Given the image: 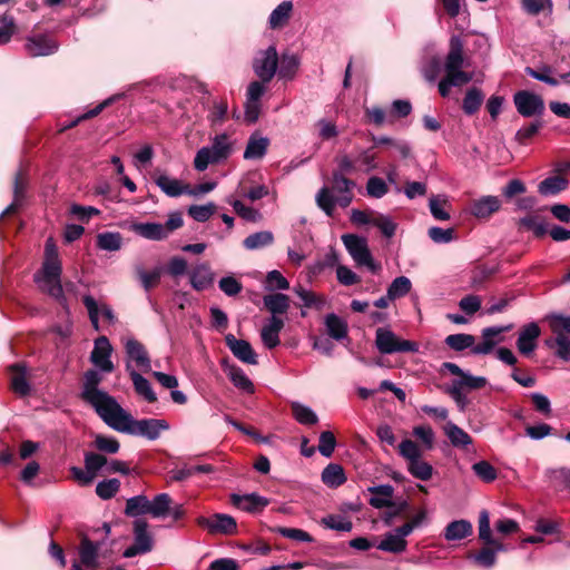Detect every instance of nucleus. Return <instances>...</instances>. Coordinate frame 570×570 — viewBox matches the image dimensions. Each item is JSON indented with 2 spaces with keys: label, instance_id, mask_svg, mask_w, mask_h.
<instances>
[{
  "label": "nucleus",
  "instance_id": "obj_1",
  "mask_svg": "<svg viewBox=\"0 0 570 570\" xmlns=\"http://www.w3.org/2000/svg\"><path fill=\"white\" fill-rule=\"evenodd\" d=\"M105 423L115 431L144 436L151 441L157 440L163 431L169 429V424L166 420H135L121 405L114 411Z\"/></svg>",
  "mask_w": 570,
  "mask_h": 570
},
{
  "label": "nucleus",
  "instance_id": "obj_2",
  "mask_svg": "<svg viewBox=\"0 0 570 570\" xmlns=\"http://www.w3.org/2000/svg\"><path fill=\"white\" fill-rule=\"evenodd\" d=\"M468 65V58L463 51L461 38H451L450 49L444 59L445 76L439 82V92L448 97L452 87H461L473 79V73L463 70Z\"/></svg>",
  "mask_w": 570,
  "mask_h": 570
},
{
  "label": "nucleus",
  "instance_id": "obj_3",
  "mask_svg": "<svg viewBox=\"0 0 570 570\" xmlns=\"http://www.w3.org/2000/svg\"><path fill=\"white\" fill-rule=\"evenodd\" d=\"M62 266L59 259L58 248L52 238L47 239L45 245V259L42 267L33 278L39 288L56 299L63 297L61 285Z\"/></svg>",
  "mask_w": 570,
  "mask_h": 570
},
{
  "label": "nucleus",
  "instance_id": "obj_4",
  "mask_svg": "<svg viewBox=\"0 0 570 570\" xmlns=\"http://www.w3.org/2000/svg\"><path fill=\"white\" fill-rule=\"evenodd\" d=\"M101 381L102 376L98 371L88 370L83 375L81 399L106 422L120 404L114 396L99 389Z\"/></svg>",
  "mask_w": 570,
  "mask_h": 570
},
{
  "label": "nucleus",
  "instance_id": "obj_5",
  "mask_svg": "<svg viewBox=\"0 0 570 570\" xmlns=\"http://www.w3.org/2000/svg\"><path fill=\"white\" fill-rule=\"evenodd\" d=\"M552 336L546 340V345L556 348V354L563 361H570V315L549 314L546 316Z\"/></svg>",
  "mask_w": 570,
  "mask_h": 570
},
{
  "label": "nucleus",
  "instance_id": "obj_6",
  "mask_svg": "<svg viewBox=\"0 0 570 570\" xmlns=\"http://www.w3.org/2000/svg\"><path fill=\"white\" fill-rule=\"evenodd\" d=\"M342 242L356 266H365L374 274L381 271V264L373 259L366 238L345 234L342 236Z\"/></svg>",
  "mask_w": 570,
  "mask_h": 570
},
{
  "label": "nucleus",
  "instance_id": "obj_7",
  "mask_svg": "<svg viewBox=\"0 0 570 570\" xmlns=\"http://www.w3.org/2000/svg\"><path fill=\"white\" fill-rule=\"evenodd\" d=\"M375 345L382 354L416 353L419 344L399 338L391 330L379 327L375 333Z\"/></svg>",
  "mask_w": 570,
  "mask_h": 570
},
{
  "label": "nucleus",
  "instance_id": "obj_8",
  "mask_svg": "<svg viewBox=\"0 0 570 570\" xmlns=\"http://www.w3.org/2000/svg\"><path fill=\"white\" fill-rule=\"evenodd\" d=\"M277 67L278 55L274 46H269L266 50L259 51L253 63L256 76L263 82H269L274 78L277 72Z\"/></svg>",
  "mask_w": 570,
  "mask_h": 570
},
{
  "label": "nucleus",
  "instance_id": "obj_9",
  "mask_svg": "<svg viewBox=\"0 0 570 570\" xmlns=\"http://www.w3.org/2000/svg\"><path fill=\"white\" fill-rule=\"evenodd\" d=\"M154 541L151 534L148 532V523L145 520L137 519L134 522V543L128 547L122 556L125 558H132L138 554H144L153 549Z\"/></svg>",
  "mask_w": 570,
  "mask_h": 570
},
{
  "label": "nucleus",
  "instance_id": "obj_10",
  "mask_svg": "<svg viewBox=\"0 0 570 570\" xmlns=\"http://www.w3.org/2000/svg\"><path fill=\"white\" fill-rule=\"evenodd\" d=\"M513 102L518 112L523 117L541 116L546 108L541 96L528 90L515 92Z\"/></svg>",
  "mask_w": 570,
  "mask_h": 570
},
{
  "label": "nucleus",
  "instance_id": "obj_11",
  "mask_svg": "<svg viewBox=\"0 0 570 570\" xmlns=\"http://www.w3.org/2000/svg\"><path fill=\"white\" fill-rule=\"evenodd\" d=\"M411 534L410 525H401L384 534L377 549L390 553H402L407 548L406 537Z\"/></svg>",
  "mask_w": 570,
  "mask_h": 570
},
{
  "label": "nucleus",
  "instance_id": "obj_12",
  "mask_svg": "<svg viewBox=\"0 0 570 570\" xmlns=\"http://www.w3.org/2000/svg\"><path fill=\"white\" fill-rule=\"evenodd\" d=\"M317 206L330 217L333 216L335 206L340 205L343 208L350 206L353 200V194L351 191L342 193L337 198L332 194V190L324 186L322 187L315 197Z\"/></svg>",
  "mask_w": 570,
  "mask_h": 570
},
{
  "label": "nucleus",
  "instance_id": "obj_13",
  "mask_svg": "<svg viewBox=\"0 0 570 570\" xmlns=\"http://www.w3.org/2000/svg\"><path fill=\"white\" fill-rule=\"evenodd\" d=\"M198 524L210 533L234 534L237 531L236 520L224 513H215L210 518L200 517Z\"/></svg>",
  "mask_w": 570,
  "mask_h": 570
},
{
  "label": "nucleus",
  "instance_id": "obj_14",
  "mask_svg": "<svg viewBox=\"0 0 570 570\" xmlns=\"http://www.w3.org/2000/svg\"><path fill=\"white\" fill-rule=\"evenodd\" d=\"M112 346L106 336H99L95 341L94 350L90 354L91 363L105 373H111L114 371V364L110 360Z\"/></svg>",
  "mask_w": 570,
  "mask_h": 570
},
{
  "label": "nucleus",
  "instance_id": "obj_15",
  "mask_svg": "<svg viewBox=\"0 0 570 570\" xmlns=\"http://www.w3.org/2000/svg\"><path fill=\"white\" fill-rule=\"evenodd\" d=\"M512 325L507 326H491L482 330V342L473 344L472 353L475 355H487L491 353L497 344L502 341L500 335L509 332Z\"/></svg>",
  "mask_w": 570,
  "mask_h": 570
},
{
  "label": "nucleus",
  "instance_id": "obj_16",
  "mask_svg": "<svg viewBox=\"0 0 570 570\" xmlns=\"http://www.w3.org/2000/svg\"><path fill=\"white\" fill-rule=\"evenodd\" d=\"M541 334L540 326L535 322L525 324L518 336L517 347L523 355L531 354L537 347V340Z\"/></svg>",
  "mask_w": 570,
  "mask_h": 570
},
{
  "label": "nucleus",
  "instance_id": "obj_17",
  "mask_svg": "<svg viewBox=\"0 0 570 570\" xmlns=\"http://www.w3.org/2000/svg\"><path fill=\"white\" fill-rule=\"evenodd\" d=\"M230 502L234 507L250 513L262 511L269 504V500L267 498L257 493H248L243 495L233 493L230 495Z\"/></svg>",
  "mask_w": 570,
  "mask_h": 570
},
{
  "label": "nucleus",
  "instance_id": "obj_18",
  "mask_svg": "<svg viewBox=\"0 0 570 570\" xmlns=\"http://www.w3.org/2000/svg\"><path fill=\"white\" fill-rule=\"evenodd\" d=\"M225 342L234 356L239 361L247 364L257 363L256 353L247 341L237 340L233 334H227L225 336Z\"/></svg>",
  "mask_w": 570,
  "mask_h": 570
},
{
  "label": "nucleus",
  "instance_id": "obj_19",
  "mask_svg": "<svg viewBox=\"0 0 570 570\" xmlns=\"http://www.w3.org/2000/svg\"><path fill=\"white\" fill-rule=\"evenodd\" d=\"M479 539L484 542L487 546H490L491 549L498 552L508 551V546L493 538L491 527H490V515L487 510H482L479 517Z\"/></svg>",
  "mask_w": 570,
  "mask_h": 570
},
{
  "label": "nucleus",
  "instance_id": "obj_20",
  "mask_svg": "<svg viewBox=\"0 0 570 570\" xmlns=\"http://www.w3.org/2000/svg\"><path fill=\"white\" fill-rule=\"evenodd\" d=\"M127 356L136 363L144 372L151 370V362L145 346L135 338H129L125 343Z\"/></svg>",
  "mask_w": 570,
  "mask_h": 570
},
{
  "label": "nucleus",
  "instance_id": "obj_21",
  "mask_svg": "<svg viewBox=\"0 0 570 570\" xmlns=\"http://www.w3.org/2000/svg\"><path fill=\"white\" fill-rule=\"evenodd\" d=\"M23 47L31 57L51 55L58 49L56 38H24Z\"/></svg>",
  "mask_w": 570,
  "mask_h": 570
},
{
  "label": "nucleus",
  "instance_id": "obj_22",
  "mask_svg": "<svg viewBox=\"0 0 570 570\" xmlns=\"http://www.w3.org/2000/svg\"><path fill=\"white\" fill-rule=\"evenodd\" d=\"M501 208V200L497 196H483L471 204V214L476 218H489Z\"/></svg>",
  "mask_w": 570,
  "mask_h": 570
},
{
  "label": "nucleus",
  "instance_id": "obj_23",
  "mask_svg": "<svg viewBox=\"0 0 570 570\" xmlns=\"http://www.w3.org/2000/svg\"><path fill=\"white\" fill-rule=\"evenodd\" d=\"M284 327V321L279 317H271L261 331V338L265 347L272 350L279 345V333Z\"/></svg>",
  "mask_w": 570,
  "mask_h": 570
},
{
  "label": "nucleus",
  "instance_id": "obj_24",
  "mask_svg": "<svg viewBox=\"0 0 570 570\" xmlns=\"http://www.w3.org/2000/svg\"><path fill=\"white\" fill-rule=\"evenodd\" d=\"M126 370L130 375L136 393L149 403L156 402L157 396L149 381L134 370L129 363H127Z\"/></svg>",
  "mask_w": 570,
  "mask_h": 570
},
{
  "label": "nucleus",
  "instance_id": "obj_25",
  "mask_svg": "<svg viewBox=\"0 0 570 570\" xmlns=\"http://www.w3.org/2000/svg\"><path fill=\"white\" fill-rule=\"evenodd\" d=\"M98 557H99V544L92 542L88 538H82L79 546V561L80 566H83L88 569H94L98 567Z\"/></svg>",
  "mask_w": 570,
  "mask_h": 570
},
{
  "label": "nucleus",
  "instance_id": "obj_26",
  "mask_svg": "<svg viewBox=\"0 0 570 570\" xmlns=\"http://www.w3.org/2000/svg\"><path fill=\"white\" fill-rule=\"evenodd\" d=\"M324 325L328 336L335 341L347 338L348 325L345 320L334 313L327 314L324 320Z\"/></svg>",
  "mask_w": 570,
  "mask_h": 570
},
{
  "label": "nucleus",
  "instance_id": "obj_27",
  "mask_svg": "<svg viewBox=\"0 0 570 570\" xmlns=\"http://www.w3.org/2000/svg\"><path fill=\"white\" fill-rule=\"evenodd\" d=\"M268 146V138L253 134L247 141L243 156L247 160L261 159L266 155Z\"/></svg>",
  "mask_w": 570,
  "mask_h": 570
},
{
  "label": "nucleus",
  "instance_id": "obj_28",
  "mask_svg": "<svg viewBox=\"0 0 570 570\" xmlns=\"http://www.w3.org/2000/svg\"><path fill=\"white\" fill-rule=\"evenodd\" d=\"M368 491L374 494L370 499V504L375 509H382L386 507H394L395 502L392 501L394 489L390 484H381L368 488Z\"/></svg>",
  "mask_w": 570,
  "mask_h": 570
},
{
  "label": "nucleus",
  "instance_id": "obj_29",
  "mask_svg": "<svg viewBox=\"0 0 570 570\" xmlns=\"http://www.w3.org/2000/svg\"><path fill=\"white\" fill-rule=\"evenodd\" d=\"M473 532L472 523L461 519L450 522L444 529V538L448 541H458L470 537Z\"/></svg>",
  "mask_w": 570,
  "mask_h": 570
},
{
  "label": "nucleus",
  "instance_id": "obj_30",
  "mask_svg": "<svg viewBox=\"0 0 570 570\" xmlns=\"http://www.w3.org/2000/svg\"><path fill=\"white\" fill-rule=\"evenodd\" d=\"M265 308L272 317L285 314L289 308V297L282 293L268 294L263 297Z\"/></svg>",
  "mask_w": 570,
  "mask_h": 570
},
{
  "label": "nucleus",
  "instance_id": "obj_31",
  "mask_svg": "<svg viewBox=\"0 0 570 570\" xmlns=\"http://www.w3.org/2000/svg\"><path fill=\"white\" fill-rule=\"evenodd\" d=\"M214 282V274L210 267L203 263L194 267L190 273V284L196 291H204Z\"/></svg>",
  "mask_w": 570,
  "mask_h": 570
},
{
  "label": "nucleus",
  "instance_id": "obj_32",
  "mask_svg": "<svg viewBox=\"0 0 570 570\" xmlns=\"http://www.w3.org/2000/svg\"><path fill=\"white\" fill-rule=\"evenodd\" d=\"M444 434L454 448L463 449L472 444V438L459 425L449 421L443 426Z\"/></svg>",
  "mask_w": 570,
  "mask_h": 570
},
{
  "label": "nucleus",
  "instance_id": "obj_33",
  "mask_svg": "<svg viewBox=\"0 0 570 570\" xmlns=\"http://www.w3.org/2000/svg\"><path fill=\"white\" fill-rule=\"evenodd\" d=\"M155 183L169 197H178L189 191L187 185H183L178 179L167 175H158L155 178Z\"/></svg>",
  "mask_w": 570,
  "mask_h": 570
},
{
  "label": "nucleus",
  "instance_id": "obj_34",
  "mask_svg": "<svg viewBox=\"0 0 570 570\" xmlns=\"http://www.w3.org/2000/svg\"><path fill=\"white\" fill-rule=\"evenodd\" d=\"M218 163L227 159L233 150L232 142L227 134L216 135L212 139V145L207 146Z\"/></svg>",
  "mask_w": 570,
  "mask_h": 570
},
{
  "label": "nucleus",
  "instance_id": "obj_35",
  "mask_svg": "<svg viewBox=\"0 0 570 570\" xmlns=\"http://www.w3.org/2000/svg\"><path fill=\"white\" fill-rule=\"evenodd\" d=\"M12 372L11 389L20 396H24L30 392V385L26 377V366L17 363L10 366Z\"/></svg>",
  "mask_w": 570,
  "mask_h": 570
},
{
  "label": "nucleus",
  "instance_id": "obj_36",
  "mask_svg": "<svg viewBox=\"0 0 570 570\" xmlns=\"http://www.w3.org/2000/svg\"><path fill=\"white\" fill-rule=\"evenodd\" d=\"M165 228L166 227L160 223H139L135 224L132 227L136 234L151 240H161L167 238Z\"/></svg>",
  "mask_w": 570,
  "mask_h": 570
},
{
  "label": "nucleus",
  "instance_id": "obj_37",
  "mask_svg": "<svg viewBox=\"0 0 570 570\" xmlns=\"http://www.w3.org/2000/svg\"><path fill=\"white\" fill-rule=\"evenodd\" d=\"M292 10L293 3L291 1H284L281 4H278L269 16V27L273 30H277L284 27L291 18Z\"/></svg>",
  "mask_w": 570,
  "mask_h": 570
},
{
  "label": "nucleus",
  "instance_id": "obj_38",
  "mask_svg": "<svg viewBox=\"0 0 570 570\" xmlns=\"http://www.w3.org/2000/svg\"><path fill=\"white\" fill-rule=\"evenodd\" d=\"M322 481L330 488H338L346 482L344 469L336 463H330L322 472Z\"/></svg>",
  "mask_w": 570,
  "mask_h": 570
},
{
  "label": "nucleus",
  "instance_id": "obj_39",
  "mask_svg": "<svg viewBox=\"0 0 570 570\" xmlns=\"http://www.w3.org/2000/svg\"><path fill=\"white\" fill-rule=\"evenodd\" d=\"M274 242V235L269 230H261L248 235L244 240L243 245L248 250H257L272 245Z\"/></svg>",
  "mask_w": 570,
  "mask_h": 570
},
{
  "label": "nucleus",
  "instance_id": "obj_40",
  "mask_svg": "<svg viewBox=\"0 0 570 570\" xmlns=\"http://www.w3.org/2000/svg\"><path fill=\"white\" fill-rule=\"evenodd\" d=\"M26 179L21 171H19L14 177L13 184V202L1 213L0 218L6 215L12 214L17 210V208L21 205L24 189H26Z\"/></svg>",
  "mask_w": 570,
  "mask_h": 570
},
{
  "label": "nucleus",
  "instance_id": "obj_41",
  "mask_svg": "<svg viewBox=\"0 0 570 570\" xmlns=\"http://www.w3.org/2000/svg\"><path fill=\"white\" fill-rule=\"evenodd\" d=\"M122 97H124V94H116V95L107 98L106 100H104L102 102L97 105L95 108H92L89 111L78 116L71 122L65 125L61 130H66V129L72 128V127L77 126L79 122H81L82 120H86V119H89V118L98 116L105 108L110 106L112 102L121 99Z\"/></svg>",
  "mask_w": 570,
  "mask_h": 570
},
{
  "label": "nucleus",
  "instance_id": "obj_42",
  "mask_svg": "<svg viewBox=\"0 0 570 570\" xmlns=\"http://www.w3.org/2000/svg\"><path fill=\"white\" fill-rule=\"evenodd\" d=\"M568 186V180L561 176H552L543 179L539 186L538 191L543 196L557 195L564 190Z\"/></svg>",
  "mask_w": 570,
  "mask_h": 570
},
{
  "label": "nucleus",
  "instance_id": "obj_43",
  "mask_svg": "<svg viewBox=\"0 0 570 570\" xmlns=\"http://www.w3.org/2000/svg\"><path fill=\"white\" fill-rule=\"evenodd\" d=\"M173 500L169 494H157L153 501H149V514L154 518H164L168 515Z\"/></svg>",
  "mask_w": 570,
  "mask_h": 570
},
{
  "label": "nucleus",
  "instance_id": "obj_44",
  "mask_svg": "<svg viewBox=\"0 0 570 570\" xmlns=\"http://www.w3.org/2000/svg\"><path fill=\"white\" fill-rule=\"evenodd\" d=\"M291 409L293 416L301 424L313 425L318 422L316 413L311 407L299 402H292Z\"/></svg>",
  "mask_w": 570,
  "mask_h": 570
},
{
  "label": "nucleus",
  "instance_id": "obj_45",
  "mask_svg": "<svg viewBox=\"0 0 570 570\" xmlns=\"http://www.w3.org/2000/svg\"><path fill=\"white\" fill-rule=\"evenodd\" d=\"M227 375L232 383L239 390L246 393H254V384L238 366H230L227 370Z\"/></svg>",
  "mask_w": 570,
  "mask_h": 570
},
{
  "label": "nucleus",
  "instance_id": "obj_46",
  "mask_svg": "<svg viewBox=\"0 0 570 570\" xmlns=\"http://www.w3.org/2000/svg\"><path fill=\"white\" fill-rule=\"evenodd\" d=\"M484 99L482 91L475 87L469 89L463 99L462 109L471 116L474 115L481 107Z\"/></svg>",
  "mask_w": 570,
  "mask_h": 570
},
{
  "label": "nucleus",
  "instance_id": "obj_47",
  "mask_svg": "<svg viewBox=\"0 0 570 570\" xmlns=\"http://www.w3.org/2000/svg\"><path fill=\"white\" fill-rule=\"evenodd\" d=\"M125 513L130 517L149 514V500L146 495L129 498L126 502Z\"/></svg>",
  "mask_w": 570,
  "mask_h": 570
},
{
  "label": "nucleus",
  "instance_id": "obj_48",
  "mask_svg": "<svg viewBox=\"0 0 570 570\" xmlns=\"http://www.w3.org/2000/svg\"><path fill=\"white\" fill-rule=\"evenodd\" d=\"M228 203L233 206L235 213L247 222L258 223L263 219V215L258 209L246 206L238 199H228Z\"/></svg>",
  "mask_w": 570,
  "mask_h": 570
},
{
  "label": "nucleus",
  "instance_id": "obj_49",
  "mask_svg": "<svg viewBox=\"0 0 570 570\" xmlns=\"http://www.w3.org/2000/svg\"><path fill=\"white\" fill-rule=\"evenodd\" d=\"M525 72L533 79L542 81L552 87H556L560 83V81L556 77L552 76V73H553L552 67L547 66V65H543L537 69L527 67Z\"/></svg>",
  "mask_w": 570,
  "mask_h": 570
},
{
  "label": "nucleus",
  "instance_id": "obj_50",
  "mask_svg": "<svg viewBox=\"0 0 570 570\" xmlns=\"http://www.w3.org/2000/svg\"><path fill=\"white\" fill-rule=\"evenodd\" d=\"M412 283L406 276H399L390 284L387 288L389 298L397 299L410 293Z\"/></svg>",
  "mask_w": 570,
  "mask_h": 570
},
{
  "label": "nucleus",
  "instance_id": "obj_51",
  "mask_svg": "<svg viewBox=\"0 0 570 570\" xmlns=\"http://www.w3.org/2000/svg\"><path fill=\"white\" fill-rule=\"evenodd\" d=\"M409 473L421 481H428L433 475V466L423 461L422 458L407 464Z\"/></svg>",
  "mask_w": 570,
  "mask_h": 570
},
{
  "label": "nucleus",
  "instance_id": "obj_52",
  "mask_svg": "<svg viewBox=\"0 0 570 570\" xmlns=\"http://www.w3.org/2000/svg\"><path fill=\"white\" fill-rule=\"evenodd\" d=\"M215 468L210 464H199L195 466H185L171 471V479L174 481H184L195 473H213Z\"/></svg>",
  "mask_w": 570,
  "mask_h": 570
},
{
  "label": "nucleus",
  "instance_id": "obj_53",
  "mask_svg": "<svg viewBox=\"0 0 570 570\" xmlns=\"http://www.w3.org/2000/svg\"><path fill=\"white\" fill-rule=\"evenodd\" d=\"M136 274L146 292L156 286L161 277V268L156 267L151 272H146L141 266L136 267Z\"/></svg>",
  "mask_w": 570,
  "mask_h": 570
},
{
  "label": "nucleus",
  "instance_id": "obj_54",
  "mask_svg": "<svg viewBox=\"0 0 570 570\" xmlns=\"http://www.w3.org/2000/svg\"><path fill=\"white\" fill-rule=\"evenodd\" d=\"M355 160L357 169L364 173L373 171L379 167L376 161V154L373 153L372 148L362 149L357 154Z\"/></svg>",
  "mask_w": 570,
  "mask_h": 570
},
{
  "label": "nucleus",
  "instance_id": "obj_55",
  "mask_svg": "<svg viewBox=\"0 0 570 570\" xmlns=\"http://www.w3.org/2000/svg\"><path fill=\"white\" fill-rule=\"evenodd\" d=\"M321 524L327 529L341 532H350L353 529V523L338 514H330L321 520Z\"/></svg>",
  "mask_w": 570,
  "mask_h": 570
},
{
  "label": "nucleus",
  "instance_id": "obj_56",
  "mask_svg": "<svg viewBox=\"0 0 570 570\" xmlns=\"http://www.w3.org/2000/svg\"><path fill=\"white\" fill-rule=\"evenodd\" d=\"M446 345L454 351L473 348L475 337L471 334H452L445 338Z\"/></svg>",
  "mask_w": 570,
  "mask_h": 570
},
{
  "label": "nucleus",
  "instance_id": "obj_57",
  "mask_svg": "<svg viewBox=\"0 0 570 570\" xmlns=\"http://www.w3.org/2000/svg\"><path fill=\"white\" fill-rule=\"evenodd\" d=\"M97 246L104 250H118L121 247V236L119 233H101L97 236Z\"/></svg>",
  "mask_w": 570,
  "mask_h": 570
},
{
  "label": "nucleus",
  "instance_id": "obj_58",
  "mask_svg": "<svg viewBox=\"0 0 570 570\" xmlns=\"http://www.w3.org/2000/svg\"><path fill=\"white\" fill-rule=\"evenodd\" d=\"M472 471L479 479L487 483L493 482L498 478L495 468L484 460L474 463Z\"/></svg>",
  "mask_w": 570,
  "mask_h": 570
},
{
  "label": "nucleus",
  "instance_id": "obj_59",
  "mask_svg": "<svg viewBox=\"0 0 570 570\" xmlns=\"http://www.w3.org/2000/svg\"><path fill=\"white\" fill-rule=\"evenodd\" d=\"M400 455L406 460L407 464L422 458V451L420 446L412 440H403L399 444Z\"/></svg>",
  "mask_w": 570,
  "mask_h": 570
},
{
  "label": "nucleus",
  "instance_id": "obj_60",
  "mask_svg": "<svg viewBox=\"0 0 570 570\" xmlns=\"http://www.w3.org/2000/svg\"><path fill=\"white\" fill-rule=\"evenodd\" d=\"M298 67V59L294 55H283L277 68L279 78L292 79Z\"/></svg>",
  "mask_w": 570,
  "mask_h": 570
},
{
  "label": "nucleus",
  "instance_id": "obj_61",
  "mask_svg": "<svg viewBox=\"0 0 570 570\" xmlns=\"http://www.w3.org/2000/svg\"><path fill=\"white\" fill-rule=\"evenodd\" d=\"M120 481L118 479H108L100 481L96 487L97 495L102 500H109L119 491Z\"/></svg>",
  "mask_w": 570,
  "mask_h": 570
},
{
  "label": "nucleus",
  "instance_id": "obj_62",
  "mask_svg": "<svg viewBox=\"0 0 570 570\" xmlns=\"http://www.w3.org/2000/svg\"><path fill=\"white\" fill-rule=\"evenodd\" d=\"M448 200L441 196H432L429 202V207L432 216L438 220L450 219V214L446 210Z\"/></svg>",
  "mask_w": 570,
  "mask_h": 570
},
{
  "label": "nucleus",
  "instance_id": "obj_63",
  "mask_svg": "<svg viewBox=\"0 0 570 570\" xmlns=\"http://www.w3.org/2000/svg\"><path fill=\"white\" fill-rule=\"evenodd\" d=\"M456 385L465 390H479L487 385V379L483 376H473L469 372H464L461 377L453 380Z\"/></svg>",
  "mask_w": 570,
  "mask_h": 570
},
{
  "label": "nucleus",
  "instance_id": "obj_64",
  "mask_svg": "<svg viewBox=\"0 0 570 570\" xmlns=\"http://www.w3.org/2000/svg\"><path fill=\"white\" fill-rule=\"evenodd\" d=\"M215 210L216 206L214 203H208L206 205H191L188 208V215L196 222L204 223L212 217Z\"/></svg>",
  "mask_w": 570,
  "mask_h": 570
}]
</instances>
